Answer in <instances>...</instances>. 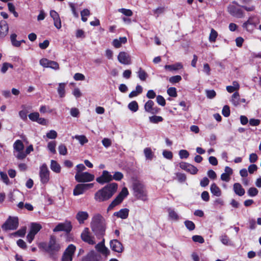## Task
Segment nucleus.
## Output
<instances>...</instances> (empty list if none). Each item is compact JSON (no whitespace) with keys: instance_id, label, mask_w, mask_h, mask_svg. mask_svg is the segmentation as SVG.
Returning <instances> with one entry per match:
<instances>
[{"instance_id":"f257e3e1","label":"nucleus","mask_w":261,"mask_h":261,"mask_svg":"<svg viewBox=\"0 0 261 261\" xmlns=\"http://www.w3.org/2000/svg\"><path fill=\"white\" fill-rule=\"evenodd\" d=\"M118 184L116 182L109 183L96 191L94 199L96 202L100 203L108 201L116 193Z\"/></svg>"},{"instance_id":"f03ea898","label":"nucleus","mask_w":261,"mask_h":261,"mask_svg":"<svg viewBox=\"0 0 261 261\" xmlns=\"http://www.w3.org/2000/svg\"><path fill=\"white\" fill-rule=\"evenodd\" d=\"M39 247L47 253L50 257L55 258L60 251L61 246L57 241L56 237L54 235H51L48 242L40 243Z\"/></svg>"},{"instance_id":"7ed1b4c3","label":"nucleus","mask_w":261,"mask_h":261,"mask_svg":"<svg viewBox=\"0 0 261 261\" xmlns=\"http://www.w3.org/2000/svg\"><path fill=\"white\" fill-rule=\"evenodd\" d=\"M90 227L93 232L98 238L102 237L105 234L106 229L105 218L99 214L95 215L92 219Z\"/></svg>"},{"instance_id":"20e7f679","label":"nucleus","mask_w":261,"mask_h":261,"mask_svg":"<svg viewBox=\"0 0 261 261\" xmlns=\"http://www.w3.org/2000/svg\"><path fill=\"white\" fill-rule=\"evenodd\" d=\"M134 195L138 199L143 201L147 200V191L145 186L141 181L136 180L133 183Z\"/></svg>"},{"instance_id":"39448f33","label":"nucleus","mask_w":261,"mask_h":261,"mask_svg":"<svg viewBox=\"0 0 261 261\" xmlns=\"http://www.w3.org/2000/svg\"><path fill=\"white\" fill-rule=\"evenodd\" d=\"M129 194L128 191L126 187H123L121 192L118 194L115 198L111 202L107 208V212L111 211L115 206L119 205L122 202L125 197Z\"/></svg>"},{"instance_id":"423d86ee","label":"nucleus","mask_w":261,"mask_h":261,"mask_svg":"<svg viewBox=\"0 0 261 261\" xmlns=\"http://www.w3.org/2000/svg\"><path fill=\"white\" fill-rule=\"evenodd\" d=\"M238 6L233 5H230L227 7L228 12L232 16L238 18H242L245 16V13L242 8V6L239 5L237 2L234 1L232 2Z\"/></svg>"},{"instance_id":"0eeeda50","label":"nucleus","mask_w":261,"mask_h":261,"mask_svg":"<svg viewBox=\"0 0 261 261\" xmlns=\"http://www.w3.org/2000/svg\"><path fill=\"white\" fill-rule=\"evenodd\" d=\"M14 153L15 157L19 160L25 159L24 154V144L21 140H17L13 144Z\"/></svg>"},{"instance_id":"6e6552de","label":"nucleus","mask_w":261,"mask_h":261,"mask_svg":"<svg viewBox=\"0 0 261 261\" xmlns=\"http://www.w3.org/2000/svg\"><path fill=\"white\" fill-rule=\"evenodd\" d=\"M19 225L18 218L16 217L10 216L2 225V228L5 230H16Z\"/></svg>"},{"instance_id":"1a4fd4ad","label":"nucleus","mask_w":261,"mask_h":261,"mask_svg":"<svg viewBox=\"0 0 261 261\" xmlns=\"http://www.w3.org/2000/svg\"><path fill=\"white\" fill-rule=\"evenodd\" d=\"M75 250L76 247L74 245H69L63 253L61 261H72Z\"/></svg>"},{"instance_id":"9d476101","label":"nucleus","mask_w":261,"mask_h":261,"mask_svg":"<svg viewBox=\"0 0 261 261\" xmlns=\"http://www.w3.org/2000/svg\"><path fill=\"white\" fill-rule=\"evenodd\" d=\"M50 172L45 163L43 164L40 167L39 177L41 182L43 184H46L49 180Z\"/></svg>"},{"instance_id":"9b49d317","label":"nucleus","mask_w":261,"mask_h":261,"mask_svg":"<svg viewBox=\"0 0 261 261\" xmlns=\"http://www.w3.org/2000/svg\"><path fill=\"white\" fill-rule=\"evenodd\" d=\"M81 238L83 242L89 245H94L96 243L94 237L90 234L89 229L88 227H85L84 229L81 234Z\"/></svg>"},{"instance_id":"f8f14e48","label":"nucleus","mask_w":261,"mask_h":261,"mask_svg":"<svg viewBox=\"0 0 261 261\" xmlns=\"http://www.w3.org/2000/svg\"><path fill=\"white\" fill-rule=\"evenodd\" d=\"M72 228L71 223L69 221H65L64 223H59L54 229V232L65 231L69 233Z\"/></svg>"},{"instance_id":"ddd939ff","label":"nucleus","mask_w":261,"mask_h":261,"mask_svg":"<svg viewBox=\"0 0 261 261\" xmlns=\"http://www.w3.org/2000/svg\"><path fill=\"white\" fill-rule=\"evenodd\" d=\"M75 179L79 182H89L94 180V175L87 172L76 173Z\"/></svg>"},{"instance_id":"4468645a","label":"nucleus","mask_w":261,"mask_h":261,"mask_svg":"<svg viewBox=\"0 0 261 261\" xmlns=\"http://www.w3.org/2000/svg\"><path fill=\"white\" fill-rule=\"evenodd\" d=\"M40 64L45 68H50L55 70L60 68L59 64L54 61L49 60L46 58H42L40 60Z\"/></svg>"},{"instance_id":"2eb2a0df","label":"nucleus","mask_w":261,"mask_h":261,"mask_svg":"<svg viewBox=\"0 0 261 261\" xmlns=\"http://www.w3.org/2000/svg\"><path fill=\"white\" fill-rule=\"evenodd\" d=\"M112 180V175L107 170H103L102 174L96 179V181L101 185L109 183Z\"/></svg>"},{"instance_id":"dca6fc26","label":"nucleus","mask_w":261,"mask_h":261,"mask_svg":"<svg viewBox=\"0 0 261 261\" xmlns=\"http://www.w3.org/2000/svg\"><path fill=\"white\" fill-rule=\"evenodd\" d=\"M110 245L111 249L115 252L121 253L124 250L122 244L117 239L111 240L110 242Z\"/></svg>"},{"instance_id":"f3484780","label":"nucleus","mask_w":261,"mask_h":261,"mask_svg":"<svg viewBox=\"0 0 261 261\" xmlns=\"http://www.w3.org/2000/svg\"><path fill=\"white\" fill-rule=\"evenodd\" d=\"M9 32V26L6 21H0V40H3L7 36Z\"/></svg>"},{"instance_id":"a211bd4d","label":"nucleus","mask_w":261,"mask_h":261,"mask_svg":"<svg viewBox=\"0 0 261 261\" xmlns=\"http://www.w3.org/2000/svg\"><path fill=\"white\" fill-rule=\"evenodd\" d=\"M95 248L98 252L105 256H107L110 254L109 250L105 245L104 240L96 244Z\"/></svg>"},{"instance_id":"6ab92c4d","label":"nucleus","mask_w":261,"mask_h":261,"mask_svg":"<svg viewBox=\"0 0 261 261\" xmlns=\"http://www.w3.org/2000/svg\"><path fill=\"white\" fill-rule=\"evenodd\" d=\"M99 258L100 256L96 254L94 251L92 250L84 256L81 261H100Z\"/></svg>"},{"instance_id":"aec40b11","label":"nucleus","mask_w":261,"mask_h":261,"mask_svg":"<svg viewBox=\"0 0 261 261\" xmlns=\"http://www.w3.org/2000/svg\"><path fill=\"white\" fill-rule=\"evenodd\" d=\"M118 60L120 63L124 65H129L131 63L129 56L124 51H121L119 54Z\"/></svg>"},{"instance_id":"412c9836","label":"nucleus","mask_w":261,"mask_h":261,"mask_svg":"<svg viewBox=\"0 0 261 261\" xmlns=\"http://www.w3.org/2000/svg\"><path fill=\"white\" fill-rule=\"evenodd\" d=\"M256 18V15H251L249 17L248 20L244 22L242 24V27L243 29H245L246 31H249V25H252L253 27H255L256 23L254 21V19Z\"/></svg>"},{"instance_id":"4be33fe9","label":"nucleus","mask_w":261,"mask_h":261,"mask_svg":"<svg viewBox=\"0 0 261 261\" xmlns=\"http://www.w3.org/2000/svg\"><path fill=\"white\" fill-rule=\"evenodd\" d=\"M129 210L127 208H122L118 212H116L114 213V216L117 218H120L122 219H126L129 214Z\"/></svg>"},{"instance_id":"5701e85b","label":"nucleus","mask_w":261,"mask_h":261,"mask_svg":"<svg viewBox=\"0 0 261 261\" xmlns=\"http://www.w3.org/2000/svg\"><path fill=\"white\" fill-rule=\"evenodd\" d=\"M75 217L80 224H83L88 218L89 214L87 212L80 211L76 214Z\"/></svg>"},{"instance_id":"b1692460","label":"nucleus","mask_w":261,"mask_h":261,"mask_svg":"<svg viewBox=\"0 0 261 261\" xmlns=\"http://www.w3.org/2000/svg\"><path fill=\"white\" fill-rule=\"evenodd\" d=\"M234 193L239 196H243L245 193L244 189L240 183H234L233 187Z\"/></svg>"},{"instance_id":"393cba45","label":"nucleus","mask_w":261,"mask_h":261,"mask_svg":"<svg viewBox=\"0 0 261 261\" xmlns=\"http://www.w3.org/2000/svg\"><path fill=\"white\" fill-rule=\"evenodd\" d=\"M210 191L211 193L216 196L220 197L221 195L222 192L221 189L215 183H213L211 185Z\"/></svg>"},{"instance_id":"a878e982","label":"nucleus","mask_w":261,"mask_h":261,"mask_svg":"<svg viewBox=\"0 0 261 261\" xmlns=\"http://www.w3.org/2000/svg\"><path fill=\"white\" fill-rule=\"evenodd\" d=\"M164 68L166 70L173 71L182 69L183 68V65L181 63H176L173 65H166L164 66Z\"/></svg>"},{"instance_id":"bb28decb","label":"nucleus","mask_w":261,"mask_h":261,"mask_svg":"<svg viewBox=\"0 0 261 261\" xmlns=\"http://www.w3.org/2000/svg\"><path fill=\"white\" fill-rule=\"evenodd\" d=\"M50 167L51 170L55 173H59L61 172V166L56 161L51 160Z\"/></svg>"},{"instance_id":"cd10ccee","label":"nucleus","mask_w":261,"mask_h":261,"mask_svg":"<svg viewBox=\"0 0 261 261\" xmlns=\"http://www.w3.org/2000/svg\"><path fill=\"white\" fill-rule=\"evenodd\" d=\"M42 228V226L39 223H32L30 231L36 234Z\"/></svg>"},{"instance_id":"c85d7f7f","label":"nucleus","mask_w":261,"mask_h":261,"mask_svg":"<svg viewBox=\"0 0 261 261\" xmlns=\"http://www.w3.org/2000/svg\"><path fill=\"white\" fill-rule=\"evenodd\" d=\"M169 217L170 219L174 221H177L179 219V216L173 210L169 208L168 209Z\"/></svg>"},{"instance_id":"c756f323","label":"nucleus","mask_w":261,"mask_h":261,"mask_svg":"<svg viewBox=\"0 0 261 261\" xmlns=\"http://www.w3.org/2000/svg\"><path fill=\"white\" fill-rule=\"evenodd\" d=\"M17 35L15 33L12 34L10 36V39L13 46L19 47L21 45V41L16 40Z\"/></svg>"},{"instance_id":"7c9ffc66","label":"nucleus","mask_w":261,"mask_h":261,"mask_svg":"<svg viewBox=\"0 0 261 261\" xmlns=\"http://www.w3.org/2000/svg\"><path fill=\"white\" fill-rule=\"evenodd\" d=\"M138 76L140 80L142 81H146L147 77H148L147 73L145 72V71L142 69V68H140L139 71L137 72Z\"/></svg>"},{"instance_id":"2f4dec72","label":"nucleus","mask_w":261,"mask_h":261,"mask_svg":"<svg viewBox=\"0 0 261 261\" xmlns=\"http://www.w3.org/2000/svg\"><path fill=\"white\" fill-rule=\"evenodd\" d=\"M128 108L133 112H136L138 110L139 106L137 102L135 100L131 101L128 105Z\"/></svg>"},{"instance_id":"473e14b6","label":"nucleus","mask_w":261,"mask_h":261,"mask_svg":"<svg viewBox=\"0 0 261 261\" xmlns=\"http://www.w3.org/2000/svg\"><path fill=\"white\" fill-rule=\"evenodd\" d=\"M84 190L81 184L77 185L74 188L73 192V194L74 195H79L84 193Z\"/></svg>"},{"instance_id":"72a5a7b5","label":"nucleus","mask_w":261,"mask_h":261,"mask_svg":"<svg viewBox=\"0 0 261 261\" xmlns=\"http://www.w3.org/2000/svg\"><path fill=\"white\" fill-rule=\"evenodd\" d=\"M65 84L64 83H60L58 88V92L60 97H63L65 95Z\"/></svg>"},{"instance_id":"f704fd0d","label":"nucleus","mask_w":261,"mask_h":261,"mask_svg":"<svg viewBox=\"0 0 261 261\" xmlns=\"http://www.w3.org/2000/svg\"><path fill=\"white\" fill-rule=\"evenodd\" d=\"M149 121L152 123H158L160 122H162L164 120L162 117L160 116L153 115L149 117Z\"/></svg>"},{"instance_id":"c9c22d12","label":"nucleus","mask_w":261,"mask_h":261,"mask_svg":"<svg viewBox=\"0 0 261 261\" xmlns=\"http://www.w3.org/2000/svg\"><path fill=\"white\" fill-rule=\"evenodd\" d=\"M144 153L146 159L152 160L153 156V153L152 150L149 147L145 148L144 149Z\"/></svg>"},{"instance_id":"e433bc0d","label":"nucleus","mask_w":261,"mask_h":261,"mask_svg":"<svg viewBox=\"0 0 261 261\" xmlns=\"http://www.w3.org/2000/svg\"><path fill=\"white\" fill-rule=\"evenodd\" d=\"M154 105V102L151 100H148L144 105L145 111L148 113L151 112V110Z\"/></svg>"},{"instance_id":"4c0bfd02","label":"nucleus","mask_w":261,"mask_h":261,"mask_svg":"<svg viewBox=\"0 0 261 261\" xmlns=\"http://www.w3.org/2000/svg\"><path fill=\"white\" fill-rule=\"evenodd\" d=\"M231 102L234 106H237L240 103V95L238 92H236L232 94Z\"/></svg>"},{"instance_id":"58836bf2","label":"nucleus","mask_w":261,"mask_h":261,"mask_svg":"<svg viewBox=\"0 0 261 261\" xmlns=\"http://www.w3.org/2000/svg\"><path fill=\"white\" fill-rule=\"evenodd\" d=\"M218 36V33L214 29H212L209 36V41L211 42H214L216 41Z\"/></svg>"},{"instance_id":"ea45409f","label":"nucleus","mask_w":261,"mask_h":261,"mask_svg":"<svg viewBox=\"0 0 261 261\" xmlns=\"http://www.w3.org/2000/svg\"><path fill=\"white\" fill-rule=\"evenodd\" d=\"M9 68H13V65L9 63L5 62L3 64L2 67L1 69V71L2 73H5L8 70Z\"/></svg>"},{"instance_id":"a19ab883","label":"nucleus","mask_w":261,"mask_h":261,"mask_svg":"<svg viewBox=\"0 0 261 261\" xmlns=\"http://www.w3.org/2000/svg\"><path fill=\"white\" fill-rule=\"evenodd\" d=\"M56 141H50L47 144V148L48 150L53 154L56 153Z\"/></svg>"},{"instance_id":"79ce46f5","label":"nucleus","mask_w":261,"mask_h":261,"mask_svg":"<svg viewBox=\"0 0 261 261\" xmlns=\"http://www.w3.org/2000/svg\"><path fill=\"white\" fill-rule=\"evenodd\" d=\"M184 223L187 228L190 231H192L195 229V225L192 221L186 220Z\"/></svg>"},{"instance_id":"37998d69","label":"nucleus","mask_w":261,"mask_h":261,"mask_svg":"<svg viewBox=\"0 0 261 261\" xmlns=\"http://www.w3.org/2000/svg\"><path fill=\"white\" fill-rule=\"evenodd\" d=\"M247 193L249 196L254 197L258 194V191L256 188L251 187L248 189Z\"/></svg>"},{"instance_id":"c03bdc74","label":"nucleus","mask_w":261,"mask_h":261,"mask_svg":"<svg viewBox=\"0 0 261 261\" xmlns=\"http://www.w3.org/2000/svg\"><path fill=\"white\" fill-rule=\"evenodd\" d=\"M123 174L121 172H115L113 175H112V180L114 179L117 181H120L123 178Z\"/></svg>"},{"instance_id":"a18cd8bd","label":"nucleus","mask_w":261,"mask_h":261,"mask_svg":"<svg viewBox=\"0 0 261 261\" xmlns=\"http://www.w3.org/2000/svg\"><path fill=\"white\" fill-rule=\"evenodd\" d=\"M118 11L126 16H131L133 15V13L131 10L127 9L125 8H121L118 9Z\"/></svg>"},{"instance_id":"49530a36","label":"nucleus","mask_w":261,"mask_h":261,"mask_svg":"<svg viewBox=\"0 0 261 261\" xmlns=\"http://www.w3.org/2000/svg\"><path fill=\"white\" fill-rule=\"evenodd\" d=\"M181 80V77L180 75H177L172 76L169 79L170 83L172 84L177 83Z\"/></svg>"},{"instance_id":"de8ad7c7","label":"nucleus","mask_w":261,"mask_h":261,"mask_svg":"<svg viewBox=\"0 0 261 261\" xmlns=\"http://www.w3.org/2000/svg\"><path fill=\"white\" fill-rule=\"evenodd\" d=\"M59 152L61 155H66L67 149L64 144H60L58 147Z\"/></svg>"},{"instance_id":"09e8293b","label":"nucleus","mask_w":261,"mask_h":261,"mask_svg":"<svg viewBox=\"0 0 261 261\" xmlns=\"http://www.w3.org/2000/svg\"><path fill=\"white\" fill-rule=\"evenodd\" d=\"M220 240L222 243L225 245H229L231 244L229 237L226 234L222 235L221 237Z\"/></svg>"},{"instance_id":"8fccbe9b","label":"nucleus","mask_w":261,"mask_h":261,"mask_svg":"<svg viewBox=\"0 0 261 261\" xmlns=\"http://www.w3.org/2000/svg\"><path fill=\"white\" fill-rule=\"evenodd\" d=\"M26 232V228H23L19 229L17 231L13 233L12 235H13L14 236H19L21 237H23L24 236Z\"/></svg>"},{"instance_id":"3c124183","label":"nucleus","mask_w":261,"mask_h":261,"mask_svg":"<svg viewBox=\"0 0 261 261\" xmlns=\"http://www.w3.org/2000/svg\"><path fill=\"white\" fill-rule=\"evenodd\" d=\"M230 108L228 105H225L222 110V115L225 117H227L230 115Z\"/></svg>"},{"instance_id":"603ef678","label":"nucleus","mask_w":261,"mask_h":261,"mask_svg":"<svg viewBox=\"0 0 261 261\" xmlns=\"http://www.w3.org/2000/svg\"><path fill=\"white\" fill-rule=\"evenodd\" d=\"M168 94L171 97H175L177 96L176 89L175 87H170L167 89Z\"/></svg>"},{"instance_id":"864d4df0","label":"nucleus","mask_w":261,"mask_h":261,"mask_svg":"<svg viewBox=\"0 0 261 261\" xmlns=\"http://www.w3.org/2000/svg\"><path fill=\"white\" fill-rule=\"evenodd\" d=\"M198 171V170L196 167L190 164L186 171L189 172L191 174H196Z\"/></svg>"},{"instance_id":"5fc2aeb1","label":"nucleus","mask_w":261,"mask_h":261,"mask_svg":"<svg viewBox=\"0 0 261 261\" xmlns=\"http://www.w3.org/2000/svg\"><path fill=\"white\" fill-rule=\"evenodd\" d=\"M157 103L161 106H165L166 105V100L162 95H158L156 97Z\"/></svg>"},{"instance_id":"6e6d98bb","label":"nucleus","mask_w":261,"mask_h":261,"mask_svg":"<svg viewBox=\"0 0 261 261\" xmlns=\"http://www.w3.org/2000/svg\"><path fill=\"white\" fill-rule=\"evenodd\" d=\"M178 181L180 182H184L187 179V176L185 174L181 173H177L176 174Z\"/></svg>"},{"instance_id":"4d7b16f0","label":"nucleus","mask_w":261,"mask_h":261,"mask_svg":"<svg viewBox=\"0 0 261 261\" xmlns=\"http://www.w3.org/2000/svg\"><path fill=\"white\" fill-rule=\"evenodd\" d=\"M28 117L32 121L36 122L37 119L39 118V114L38 112L31 113L28 115Z\"/></svg>"},{"instance_id":"13d9d810","label":"nucleus","mask_w":261,"mask_h":261,"mask_svg":"<svg viewBox=\"0 0 261 261\" xmlns=\"http://www.w3.org/2000/svg\"><path fill=\"white\" fill-rule=\"evenodd\" d=\"M192 240L194 242H197L200 244L203 243L204 242V240L203 238L199 235H195L192 237Z\"/></svg>"},{"instance_id":"bf43d9fd","label":"nucleus","mask_w":261,"mask_h":261,"mask_svg":"<svg viewBox=\"0 0 261 261\" xmlns=\"http://www.w3.org/2000/svg\"><path fill=\"white\" fill-rule=\"evenodd\" d=\"M0 175H1V178L3 180L4 182H5L7 185L9 184V182H10L9 179L6 173L1 171L0 172Z\"/></svg>"},{"instance_id":"052dcab7","label":"nucleus","mask_w":261,"mask_h":261,"mask_svg":"<svg viewBox=\"0 0 261 261\" xmlns=\"http://www.w3.org/2000/svg\"><path fill=\"white\" fill-rule=\"evenodd\" d=\"M163 155L168 160H171L173 158V153L171 151L164 150L163 151Z\"/></svg>"},{"instance_id":"680f3d73","label":"nucleus","mask_w":261,"mask_h":261,"mask_svg":"<svg viewBox=\"0 0 261 261\" xmlns=\"http://www.w3.org/2000/svg\"><path fill=\"white\" fill-rule=\"evenodd\" d=\"M179 155L180 159H187L189 156V153L187 150L182 149L179 151Z\"/></svg>"},{"instance_id":"e2e57ef3","label":"nucleus","mask_w":261,"mask_h":261,"mask_svg":"<svg viewBox=\"0 0 261 261\" xmlns=\"http://www.w3.org/2000/svg\"><path fill=\"white\" fill-rule=\"evenodd\" d=\"M46 137L50 139H54L57 137V133L54 130H51L46 134Z\"/></svg>"},{"instance_id":"0e129e2a","label":"nucleus","mask_w":261,"mask_h":261,"mask_svg":"<svg viewBox=\"0 0 261 261\" xmlns=\"http://www.w3.org/2000/svg\"><path fill=\"white\" fill-rule=\"evenodd\" d=\"M206 94L207 98L212 99L216 96V93L214 90H206Z\"/></svg>"},{"instance_id":"69168bd1","label":"nucleus","mask_w":261,"mask_h":261,"mask_svg":"<svg viewBox=\"0 0 261 261\" xmlns=\"http://www.w3.org/2000/svg\"><path fill=\"white\" fill-rule=\"evenodd\" d=\"M49 41L48 40H45L43 42L39 43V46L42 49H45L48 47Z\"/></svg>"},{"instance_id":"338daca9","label":"nucleus","mask_w":261,"mask_h":261,"mask_svg":"<svg viewBox=\"0 0 261 261\" xmlns=\"http://www.w3.org/2000/svg\"><path fill=\"white\" fill-rule=\"evenodd\" d=\"M260 122V120L257 119L251 118L249 120V124L253 126L259 125Z\"/></svg>"},{"instance_id":"774afa93","label":"nucleus","mask_w":261,"mask_h":261,"mask_svg":"<svg viewBox=\"0 0 261 261\" xmlns=\"http://www.w3.org/2000/svg\"><path fill=\"white\" fill-rule=\"evenodd\" d=\"M73 77L75 81H84L85 79L84 75L81 73H76Z\"/></svg>"}]
</instances>
